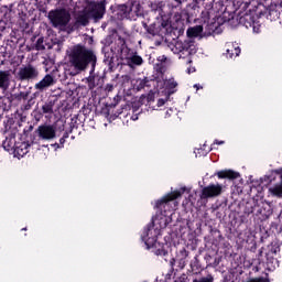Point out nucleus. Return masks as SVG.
<instances>
[{
  "instance_id": "f257e3e1",
  "label": "nucleus",
  "mask_w": 282,
  "mask_h": 282,
  "mask_svg": "<svg viewBox=\"0 0 282 282\" xmlns=\"http://www.w3.org/2000/svg\"><path fill=\"white\" fill-rule=\"evenodd\" d=\"M68 63L69 66L80 74L83 72H87L89 65L91 67L90 74L96 72V64L98 63V56H96V52L86 45L76 44L70 47L68 52Z\"/></svg>"
},
{
  "instance_id": "f03ea898",
  "label": "nucleus",
  "mask_w": 282,
  "mask_h": 282,
  "mask_svg": "<svg viewBox=\"0 0 282 282\" xmlns=\"http://www.w3.org/2000/svg\"><path fill=\"white\" fill-rule=\"evenodd\" d=\"M106 8L102 2L90 3L86 13L79 14L73 25L76 30L80 26L89 25V19H93L95 23H98L102 17H105Z\"/></svg>"
},
{
  "instance_id": "7ed1b4c3",
  "label": "nucleus",
  "mask_w": 282,
  "mask_h": 282,
  "mask_svg": "<svg viewBox=\"0 0 282 282\" xmlns=\"http://www.w3.org/2000/svg\"><path fill=\"white\" fill-rule=\"evenodd\" d=\"M56 138V126L50 123H43L39 126L31 138L32 144H39V142H50Z\"/></svg>"
},
{
  "instance_id": "20e7f679",
  "label": "nucleus",
  "mask_w": 282,
  "mask_h": 282,
  "mask_svg": "<svg viewBox=\"0 0 282 282\" xmlns=\"http://www.w3.org/2000/svg\"><path fill=\"white\" fill-rule=\"evenodd\" d=\"M39 76H41L39 67L34 64H26L18 69L15 78L19 83H32L33 80H39Z\"/></svg>"
},
{
  "instance_id": "39448f33",
  "label": "nucleus",
  "mask_w": 282,
  "mask_h": 282,
  "mask_svg": "<svg viewBox=\"0 0 282 282\" xmlns=\"http://www.w3.org/2000/svg\"><path fill=\"white\" fill-rule=\"evenodd\" d=\"M48 20L53 28H67L72 21V14L67 9H55L48 12Z\"/></svg>"
},
{
  "instance_id": "423d86ee",
  "label": "nucleus",
  "mask_w": 282,
  "mask_h": 282,
  "mask_svg": "<svg viewBox=\"0 0 282 282\" xmlns=\"http://www.w3.org/2000/svg\"><path fill=\"white\" fill-rule=\"evenodd\" d=\"M219 6V2H216L209 9H205L200 13V19L204 23L207 24L208 32L205 33V36H210L212 34H215V30H217V24L215 22H210V19H217V11H215V8Z\"/></svg>"
},
{
  "instance_id": "0eeeda50",
  "label": "nucleus",
  "mask_w": 282,
  "mask_h": 282,
  "mask_svg": "<svg viewBox=\"0 0 282 282\" xmlns=\"http://www.w3.org/2000/svg\"><path fill=\"white\" fill-rule=\"evenodd\" d=\"M158 235H160V230L155 228V218H152L151 223L148 225L147 229L141 236V239L144 241L148 250L158 243Z\"/></svg>"
},
{
  "instance_id": "6e6552de",
  "label": "nucleus",
  "mask_w": 282,
  "mask_h": 282,
  "mask_svg": "<svg viewBox=\"0 0 282 282\" xmlns=\"http://www.w3.org/2000/svg\"><path fill=\"white\" fill-rule=\"evenodd\" d=\"M147 32L151 36H171L175 32V29H173L169 20H163L159 26L155 23L150 24Z\"/></svg>"
},
{
  "instance_id": "1a4fd4ad",
  "label": "nucleus",
  "mask_w": 282,
  "mask_h": 282,
  "mask_svg": "<svg viewBox=\"0 0 282 282\" xmlns=\"http://www.w3.org/2000/svg\"><path fill=\"white\" fill-rule=\"evenodd\" d=\"M224 191V187L219 184H210L204 186L199 194V199H213L214 197H219Z\"/></svg>"
},
{
  "instance_id": "9d476101",
  "label": "nucleus",
  "mask_w": 282,
  "mask_h": 282,
  "mask_svg": "<svg viewBox=\"0 0 282 282\" xmlns=\"http://www.w3.org/2000/svg\"><path fill=\"white\" fill-rule=\"evenodd\" d=\"M178 54V58H183L184 61H187V63H193L191 56L197 54V45L195 44V40L189 41L185 48L181 51Z\"/></svg>"
},
{
  "instance_id": "9b49d317",
  "label": "nucleus",
  "mask_w": 282,
  "mask_h": 282,
  "mask_svg": "<svg viewBox=\"0 0 282 282\" xmlns=\"http://www.w3.org/2000/svg\"><path fill=\"white\" fill-rule=\"evenodd\" d=\"M54 85H56V78L52 74H46L34 87L37 91H45V89Z\"/></svg>"
},
{
  "instance_id": "f8f14e48",
  "label": "nucleus",
  "mask_w": 282,
  "mask_h": 282,
  "mask_svg": "<svg viewBox=\"0 0 282 282\" xmlns=\"http://www.w3.org/2000/svg\"><path fill=\"white\" fill-rule=\"evenodd\" d=\"M12 83V70H0V89L8 91Z\"/></svg>"
},
{
  "instance_id": "ddd939ff",
  "label": "nucleus",
  "mask_w": 282,
  "mask_h": 282,
  "mask_svg": "<svg viewBox=\"0 0 282 282\" xmlns=\"http://www.w3.org/2000/svg\"><path fill=\"white\" fill-rule=\"evenodd\" d=\"M204 32V26L203 25H195L191 26L186 31L187 35V41H194V39H197V36H206V33L202 34Z\"/></svg>"
},
{
  "instance_id": "4468645a",
  "label": "nucleus",
  "mask_w": 282,
  "mask_h": 282,
  "mask_svg": "<svg viewBox=\"0 0 282 282\" xmlns=\"http://www.w3.org/2000/svg\"><path fill=\"white\" fill-rule=\"evenodd\" d=\"M177 197H182L181 192H173L169 194L167 196L156 200L155 208H162V205L169 204V202H173V199H177Z\"/></svg>"
},
{
  "instance_id": "2eb2a0df",
  "label": "nucleus",
  "mask_w": 282,
  "mask_h": 282,
  "mask_svg": "<svg viewBox=\"0 0 282 282\" xmlns=\"http://www.w3.org/2000/svg\"><path fill=\"white\" fill-rule=\"evenodd\" d=\"M31 91H20L18 94H13L7 98L8 102H21L22 100H28L30 98Z\"/></svg>"
},
{
  "instance_id": "dca6fc26",
  "label": "nucleus",
  "mask_w": 282,
  "mask_h": 282,
  "mask_svg": "<svg viewBox=\"0 0 282 282\" xmlns=\"http://www.w3.org/2000/svg\"><path fill=\"white\" fill-rule=\"evenodd\" d=\"M56 106V100L48 99L44 105L42 106V113L44 116H52L54 115V107Z\"/></svg>"
},
{
  "instance_id": "f3484780",
  "label": "nucleus",
  "mask_w": 282,
  "mask_h": 282,
  "mask_svg": "<svg viewBox=\"0 0 282 282\" xmlns=\"http://www.w3.org/2000/svg\"><path fill=\"white\" fill-rule=\"evenodd\" d=\"M191 41L193 40H185L184 42L177 41L174 44L170 45L171 51L173 52V54H180L185 48V46L191 43Z\"/></svg>"
},
{
  "instance_id": "a211bd4d",
  "label": "nucleus",
  "mask_w": 282,
  "mask_h": 282,
  "mask_svg": "<svg viewBox=\"0 0 282 282\" xmlns=\"http://www.w3.org/2000/svg\"><path fill=\"white\" fill-rule=\"evenodd\" d=\"M217 175L220 180H225L226 177L228 180H237V177H239V173L230 171V170L217 172Z\"/></svg>"
},
{
  "instance_id": "6ab92c4d",
  "label": "nucleus",
  "mask_w": 282,
  "mask_h": 282,
  "mask_svg": "<svg viewBox=\"0 0 282 282\" xmlns=\"http://www.w3.org/2000/svg\"><path fill=\"white\" fill-rule=\"evenodd\" d=\"M154 69L156 72V77L155 78H164V74H166V63L160 62L154 66Z\"/></svg>"
},
{
  "instance_id": "aec40b11",
  "label": "nucleus",
  "mask_w": 282,
  "mask_h": 282,
  "mask_svg": "<svg viewBox=\"0 0 282 282\" xmlns=\"http://www.w3.org/2000/svg\"><path fill=\"white\" fill-rule=\"evenodd\" d=\"M117 45H118V52L120 54H124V52H129V47L127 46V40H124V37L119 35L117 40Z\"/></svg>"
},
{
  "instance_id": "412c9836",
  "label": "nucleus",
  "mask_w": 282,
  "mask_h": 282,
  "mask_svg": "<svg viewBox=\"0 0 282 282\" xmlns=\"http://www.w3.org/2000/svg\"><path fill=\"white\" fill-rule=\"evenodd\" d=\"M14 144H15L14 137H9L3 141L2 147L4 151H13Z\"/></svg>"
},
{
  "instance_id": "4be33fe9",
  "label": "nucleus",
  "mask_w": 282,
  "mask_h": 282,
  "mask_svg": "<svg viewBox=\"0 0 282 282\" xmlns=\"http://www.w3.org/2000/svg\"><path fill=\"white\" fill-rule=\"evenodd\" d=\"M117 10L121 12L124 17H129V14H131V7L127 4H119L117 7Z\"/></svg>"
},
{
  "instance_id": "5701e85b",
  "label": "nucleus",
  "mask_w": 282,
  "mask_h": 282,
  "mask_svg": "<svg viewBox=\"0 0 282 282\" xmlns=\"http://www.w3.org/2000/svg\"><path fill=\"white\" fill-rule=\"evenodd\" d=\"M149 83H151V80H149V77L140 79L139 84L137 85L138 91L144 89V87H151V85H149Z\"/></svg>"
},
{
  "instance_id": "b1692460",
  "label": "nucleus",
  "mask_w": 282,
  "mask_h": 282,
  "mask_svg": "<svg viewBox=\"0 0 282 282\" xmlns=\"http://www.w3.org/2000/svg\"><path fill=\"white\" fill-rule=\"evenodd\" d=\"M240 54H241V48L239 46L227 50V55H229V58H232L234 56H239Z\"/></svg>"
},
{
  "instance_id": "393cba45",
  "label": "nucleus",
  "mask_w": 282,
  "mask_h": 282,
  "mask_svg": "<svg viewBox=\"0 0 282 282\" xmlns=\"http://www.w3.org/2000/svg\"><path fill=\"white\" fill-rule=\"evenodd\" d=\"M129 63H132V65H142L144 63V59H142L139 55H132L129 58Z\"/></svg>"
},
{
  "instance_id": "a878e982",
  "label": "nucleus",
  "mask_w": 282,
  "mask_h": 282,
  "mask_svg": "<svg viewBox=\"0 0 282 282\" xmlns=\"http://www.w3.org/2000/svg\"><path fill=\"white\" fill-rule=\"evenodd\" d=\"M45 43V39L44 37H40L37 39L36 43H35V50L37 52H43L45 50L44 44Z\"/></svg>"
},
{
  "instance_id": "bb28decb",
  "label": "nucleus",
  "mask_w": 282,
  "mask_h": 282,
  "mask_svg": "<svg viewBox=\"0 0 282 282\" xmlns=\"http://www.w3.org/2000/svg\"><path fill=\"white\" fill-rule=\"evenodd\" d=\"M183 3H187V8H192V10H197V8H199V1L183 0Z\"/></svg>"
},
{
  "instance_id": "cd10ccee",
  "label": "nucleus",
  "mask_w": 282,
  "mask_h": 282,
  "mask_svg": "<svg viewBox=\"0 0 282 282\" xmlns=\"http://www.w3.org/2000/svg\"><path fill=\"white\" fill-rule=\"evenodd\" d=\"M165 87H166V89H169L171 91V89H175V87H177V82H175V79L171 78L165 82Z\"/></svg>"
},
{
  "instance_id": "c85d7f7f",
  "label": "nucleus",
  "mask_w": 282,
  "mask_h": 282,
  "mask_svg": "<svg viewBox=\"0 0 282 282\" xmlns=\"http://www.w3.org/2000/svg\"><path fill=\"white\" fill-rule=\"evenodd\" d=\"M156 257H169V250L165 247L155 250Z\"/></svg>"
},
{
  "instance_id": "c756f323",
  "label": "nucleus",
  "mask_w": 282,
  "mask_h": 282,
  "mask_svg": "<svg viewBox=\"0 0 282 282\" xmlns=\"http://www.w3.org/2000/svg\"><path fill=\"white\" fill-rule=\"evenodd\" d=\"M215 281V278H213L212 274H208L207 276L205 278H200V279H195L193 280V282H214Z\"/></svg>"
},
{
  "instance_id": "7c9ffc66",
  "label": "nucleus",
  "mask_w": 282,
  "mask_h": 282,
  "mask_svg": "<svg viewBox=\"0 0 282 282\" xmlns=\"http://www.w3.org/2000/svg\"><path fill=\"white\" fill-rule=\"evenodd\" d=\"M141 105H147V95H142L139 98V104L138 105L133 104L132 107L133 109H138Z\"/></svg>"
},
{
  "instance_id": "2f4dec72",
  "label": "nucleus",
  "mask_w": 282,
  "mask_h": 282,
  "mask_svg": "<svg viewBox=\"0 0 282 282\" xmlns=\"http://www.w3.org/2000/svg\"><path fill=\"white\" fill-rule=\"evenodd\" d=\"M145 100L148 104L153 102L155 100V93L151 90L148 95H145Z\"/></svg>"
},
{
  "instance_id": "473e14b6",
  "label": "nucleus",
  "mask_w": 282,
  "mask_h": 282,
  "mask_svg": "<svg viewBox=\"0 0 282 282\" xmlns=\"http://www.w3.org/2000/svg\"><path fill=\"white\" fill-rule=\"evenodd\" d=\"M178 268L180 270H184V268H186V258H181L178 260Z\"/></svg>"
},
{
  "instance_id": "72a5a7b5",
  "label": "nucleus",
  "mask_w": 282,
  "mask_h": 282,
  "mask_svg": "<svg viewBox=\"0 0 282 282\" xmlns=\"http://www.w3.org/2000/svg\"><path fill=\"white\" fill-rule=\"evenodd\" d=\"M248 206H250V203H247L246 204V215H252V213H254V207H252V206H250V207H248Z\"/></svg>"
},
{
  "instance_id": "f704fd0d",
  "label": "nucleus",
  "mask_w": 282,
  "mask_h": 282,
  "mask_svg": "<svg viewBox=\"0 0 282 282\" xmlns=\"http://www.w3.org/2000/svg\"><path fill=\"white\" fill-rule=\"evenodd\" d=\"M180 254H181V259H188V250H186L185 248H183L181 251H180Z\"/></svg>"
},
{
  "instance_id": "c9c22d12",
  "label": "nucleus",
  "mask_w": 282,
  "mask_h": 282,
  "mask_svg": "<svg viewBox=\"0 0 282 282\" xmlns=\"http://www.w3.org/2000/svg\"><path fill=\"white\" fill-rule=\"evenodd\" d=\"M166 100H169V98H166V99H159L158 100V107H163V105H166Z\"/></svg>"
},
{
  "instance_id": "e433bc0d",
  "label": "nucleus",
  "mask_w": 282,
  "mask_h": 282,
  "mask_svg": "<svg viewBox=\"0 0 282 282\" xmlns=\"http://www.w3.org/2000/svg\"><path fill=\"white\" fill-rule=\"evenodd\" d=\"M26 105L31 108L34 107V97H31L30 99H28Z\"/></svg>"
},
{
  "instance_id": "4c0bfd02",
  "label": "nucleus",
  "mask_w": 282,
  "mask_h": 282,
  "mask_svg": "<svg viewBox=\"0 0 282 282\" xmlns=\"http://www.w3.org/2000/svg\"><path fill=\"white\" fill-rule=\"evenodd\" d=\"M31 109L32 108L26 104L22 105V107H21V111H30Z\"/></svg>"
},
{
  "instance_id": "58836bf2",
  "label": "nucleus",
  "mask_w": 282,
  "mask_h": 282,
  "mask_svg": "<svg viewBox=\"0 0 282 282\" xmlns=\"http://www.w3.org/2000/svg\"><path fill=\"white\" fill-rule=\"evenodd\" d=\"M106 91H113V85L108 84V85L106 86Z\"/></svg>"
},
{
  "instance_id": "ea45409f",
  "label": "nucleus",
  "mask_w": 282,
  "mask_h": 282,
  "mask_svg": "<svg viewBox=\"0 0 282 282\" xmlns=\"http://www.w3.org/2000/svg\"><path fill=\"white\" fill-rule=\"evenodd\" d=\"M175 263H176L175 258H172V259L170 260V265H171V268H175Z\"/></svg>"
},
{
  "instance_id": "a19ab883",
  "label": "nucleus",
  "mask_w": 282,
  "mask_h": 282,
  "mask_svg": "<svg viewBox=\"0 0 282 282\" xmlns=\"http://www.w3.org/2000/svg\"><path fill=\"white\" fill-rule=\"evenodd\" d=\"M94 80H95V77H94V76H89V77L87 78L88 84L94 83Z\"/></svg>"
},
{
  "instance_id": "79ce46f5",
  "label": "nucleus",
  "mask_w": 282,
  "mask_h": 282,
  "mask_svg": "<svg viewBox=\"0 0 282 282\" xmlns=\"http://www.w3.org/2000/svg\"><path fill=\"white\" fill-rule=\"evenodd\" d=\"M175 1L177 3L176 8H180V6H182V3H184V0H175Z\"/></svg>"
},
{
  "instance_id": "37998d69",
  "label": "nucleus",
  "mask_w": 282,
  "mask_h": 282,
  "mask_svg": "<svg viewBox=\"0 0 282 282\" xmlns=\"http://www.w3.org/2000/svg\"><path fill=\"white\" fill-rule=\"evenodd\" d=\"M278 250H279V247L272 248L271 249L272 254H276Z\"/></svg>"
},
{
  "instance_id": "c03bdc74",
  "label": "nucleus",
  "mask_w": 282,
  "mask_h": 282,
  "mask_svg": "<svg viewBox=\"0 0 282 282\" xmlns=\"http://www.w3.org/2000/svg\"><path fill=\"white\" fill-rule=\"evenodd\" d=\"M142 26L144 28L145 31L149 30V24H147V22H142Z\"/></svg>"
},
{
  "instance_id": "a18cd8bd",
  "label": "nucleus",
  "mask_w": 282,
  "mask_h": 282,
  "mask_svg": "<svg viewBox=\"0 0 282 282\" xmlns=\"http://www.w3.org/2000/svg\"><path fill=\"white\" fill-rule=\"evenodd\" d=\"M88 87H89V89H94V87H96V84L93 82V83L88 84Z\"/></svg>"
},
{
  "instance_id": "49530a36",
  "label": "nucleus",
  "mask_w": 282,
  "mask_h": 282,
  "mask_svg": "<svg viewBox=\"0 0 282 282\" xmlns=\"http://www.w3.org/2000/svg\"><path fill=\"white\" fill-rule=\"evenodd\" d=\"M62 138H64L65 140H67V138H69V132H65Z\"/></svg>"
},
{
  "instance_id": "de8ad7c7",
  "label": "nucleus",
  "mask_w": 282,
  "mask_h": 282,
  "mask_svg": "<svg viewBox=\"0 0 282 282\" xmlns=\"http://www.w3.org/2000/svg\"><path fill=\"white\" fill-rule=\"evenodd\" d=\"M65 140H66V139L62 137V138L59 139V144H62V145L65 144Z\"/></svg>"
},
{
  "instance_id": "09e8293b",
  "label": "nucleus",
  "mask_w": 282,
  "mask_h": 282,
  "mask_svg": "<svg viewBox=\"0 0 282 282\" xmlns=\"http://www.w3.org/2000/svg\"><path fill=\"white\" fill-rule=\"evenodd\" d=\"M194 87H195L197 90H198V89H203V87L199 86V85H197V84H195Z\"/></svg>"
},
{
  "instance_id": "8fccbe9b",
  "label": "nucleus",
  "mask_w": 282,
  "mask_h": 282,
  "mask_svg": "<svg viewBox=\"0 0 282 282\" xmlns=\"http://www.w3.org/2000/svg\"><path fill=\"white\" fill-rule=\"evenodd\" d=\"M165 61H166V56H162L161 63H165Z\"/></svg>"
},
{
  "instance_id": "3c124183",
  "label": "nucleus",
  "mask_w": 282,
  "mask_h": 282,
  "mask_svg": "<svg viewBox=\"0 0 282 282\" xmlns=\"http://www.w3.org/2000/svg\"><path fill=\"white\" fill-rule=\"evenodd\" d=\"M33 129H34V126H30L29 129H28V131H29V132H30V131H33Z\"/></svg>"
},
{
  "instance_id": "603ef678",
  "label": "nucleus",
  "mask_w": 282,
  "mask_h": 282,
  "mask_svg": "<svg viewBox=\"0 0 282 282\" xmlns=\"http://www.w3.org/2000/svg\"><path fill=\"white\" fill-rule=\"evenodd\" d=\"M216 144H224V141H217L216 140Z\"/></svg>"
},
{
  "instance_id": "864d4df0",
  "label": "nucleus",
  "mask_w": 282,
  "mask_h": 282,
  "mask_svg": "<svg viewBox=\"0 0 282 282\" xmlns=\"http://www.w3.org/2000/svg\"><path fill=\"white\" fill-rule=\"evenodd\" d=\"M40 11H41V12H44V13L47 12L46 9H40Z\"/></svg>"
},
{
  "instance_id": "5fc2aeb1",
  "label": "nucleus",
  "mask_w": 282,
  "mask_h": 282,
  "mask_svg": "<svg viewBox=\"0 0 282 282\" xmlns=\"http://www.w3.org/2000/svg\"><path fill=\"white\" fill-rule=\"evenodd\" d=\"M105 63H109V65H111V61H109V59L105 61Z\"/></svg>"
},
{
  "instance_id": "6e6d98bb",
  "label": "nucleus",
  "mask_w": 282,
  "mask_h": 282,
  "mask_svg": "<svg viewBox=\"0 0 282 282\" xmlns=\"http://www.w3.org/2000/svg\"><path fill=\"white\" fill-rule=\"evenodd\" d=\"M275 173L279 175V174L281 173V171H279V170H275Z\"/></svg>"
},
{
  "instance_id": "4d7b16f0",
  "label": "nucleus",
  "mask_w": 282,
  "mask_h": 282,
  "mask_svg": "<svg viewBox=\"0 0 282 282\" xmlns=\"http://www.w3.org/2000/svg\"><path fill=\"white\" fill-rule=\"evenodd\" d=\"M55 147L58 149L59 148V145L57 144V143H55Z\"/></svg>"
},
{
  "instance_id": "13d9d810",
  "label": "nucleus",
  "mask_w": 282,
  "mask_h": 282,
  "mask_svg": "<svg viewBox=\"0 0 282 282\" xmlns=\"http://www.w3.org/2000/svg\"><path fill=\"white\" fill-rule=\"evenodd\" d=\"M195 1H198V3H199L200 1H204V0H195Z\"/></svg>"
},
{
  "instance_id": "bf43d9fd",
  "label": "nucleus",
  "mask_w": 282,
  "mask_h": 282,
  "mask_svg": "<svg viewBox=\"0 0 282 282\" xmlns=\"http://www.w3.org/2000/svg\"><path fill=\"white\" fill-rule=\"evenodd\" d=\"M4 64H6V63L2 61V62H1V65H4Z\"/></svg>"
},
{
  "instance_id": "052dcab7",
  "label": "nucleus",
  "mask_w": 282,
  "mask_h": 282,
  "mask_svg": "<svg viewBox=\"0 0 282 282\" xmlns=\"http://www.w3.org/2000/svg\"><path fill=\"white\" fill-rule=\"evenodd\" d=\"M170 94H174V91L172 90V91H170Z\"/></svg>"
},
{
  "instance_id": "680f3d73",
  "label": "nucleus",
  "mask_w": 282,
  "mask_h": 282,
  "mask_svg": "<svg viewBox=\"0 0 282 282\" xmlns=\"http://www.w3.org/2000/svg\"><path fill=\"white\" fill-rule=\"evenodd\" d=\"M241 20L246 19V18H240Z\"/></svg>"
}]
</instances>
